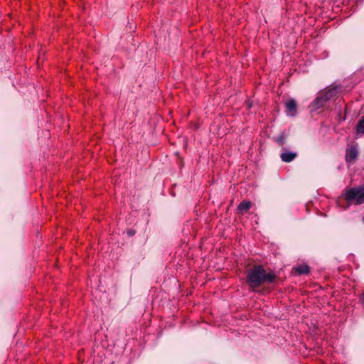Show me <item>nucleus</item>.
<instances>
[{
	"instance_id": "8",
	"label": "nucleus",
	"mask_w": 364,
	"mask_h": 364,
	"mask_svg": "<svg viewBox=\"0 0 364 364\" xmlns=\"http://www.w3.org/2000/svg\"><path fill=\"white\" fill-rule=\"evenodd\" d=\"M294 271L299 275L306 274L309 272V267L306 264H301L295 267Z\"/></svg>"
},
{
	"instance_id": "2",
	"label": "nucleus",
	"mask_w": 364,
	"mask_h": 364,
	"mask_svg": "<svg viewBox=\"0 0 364 364\" xmlns=\"http://www.w3.org/2000/svg\"><path fill=\"white\" fill-rule=\"evenodd\" d=\"M343 198L349 203L361 204L364 203V188L348 189L343 195Z\"/></svg>"
},
{
	"instance_id": "10",
	"label": "nucleus",
	"mask_w": 364,
	"mask_h": 364,
	"mask_svg": "<svg viewBox=\"0 0 364 364\" xmlns=\"http://www.w3.org/2000/svg\"><path fill=\"white\" fill-rule=\"evenodd\" d=\"M356 132L358 134H364V117L358 122L356 127Z\"/></svg>"
},
{
	"instance_id": "6",
	"label": "nucleus",
	"mask_w": 364,
	"mask_h": 364,
	"mask_svg": "<svg viewBox=\"0 0 364 364\" xmlns=\"http://www.w3.org/2000/svg\"><path fill=\"white\" fill-rule=\"evenodd\" d=\"M297 156L296 152L285 151L281 154L280 157L284 162L289 163L292 161Z\"/></svg>"
},
{
	"instance_id": "1",
	"label": "nucleus",
	"mask_w": 364,
	"mask_h": 364,
	"mask_svg": "<svg viewBox=\"0 0 364 364\" xmlns=\"http://www.w3.org/2000/svg\"><path fill=\"white\" fill-rule=\"evenodd\" d=\"M275 275L271 272H266L261 265L255 266L249 269L247 275V283L251 288L259 287L263 283H272Z\"/></svg>"
},
{
	"instance_id": "5",
	"label": "nucleus",
	"mask_w": 364,
	"mask_h": 364,
	"mask_svg": "<svg viewBox=\"0 0 364 364\" xmlns=\"http://www.w3.org/2000/svg\"><path fill=\"white\" fill-rule=\"evenodd\" d=\"M286 112L289 116H294L296 113V102L295 100H289L286 102Z\"/></svg>"
},
{
	"instance_id": "7",
	"label": "nucleus",
	"mask_w": 364,
	"mask_h": 364,
	"mask_svg": "<svg viewBox=\"0 0 364 364\" xmlns=\"http://www.w3.org/2000/svg\"><path fill=\"white\" fill-rule=\"evenodd\" d=\"M337 93V90L334 88L329 89L323 92H321L320 95L323 97L326 102L332 99Z\"/></svg>"
},
{
	"instance_id": "4",
	"label": "nucleus",
	"mask_w": 364,
	"mask_h": 364,
	"mask_svg": "<svg viewBox=\"0 0 364 364\" xmlns=\"http://www.w3.org/2000/svg\"><path fill=\"white\" fill-rule=\"evenodd\" d=\"M358 149L355 146H351L346 149V161L348 163L353 162L358 156Z\"/></svg>"
},
{
	"instance_id": "12",
	"label": "nucleus",
	"mask_w": 364,
	"mask_h": 364,
	"mask_svg": "<svg viewBox=\"0 0 364 364\" xmlns=\"http://www.w3.org/2000/svg\"><path fill=\"white\" fill-rule=\"evenodd\" d=\"M277 141H278L281 145H282V144H283V141H282V140L281 139H277Z\"/></svg>"
},
{
	"instance_id": "9",
	"label": "nucleus",
	"mask_w": 364,
	"mask_h": 364,
	"mask_svg": "<svg viewBox=\"0 0 364 364\" xmlns=\"http://www.w3.org/2000/svg\"><path fill=\"white\" fill-rule=\"evenodd\" d=\"M251 207V203L250 201L244 200L242 201L238 207L237 210L241 213H243L244 212L247 211Z\"/></svg>"
},
{
	"instance_id": "3",
	"label": "nucleus",
	"mask_w": 364,
	"mask_h": 364,
	"mask_svg": "<svg viewBox=\"0 0 364 364\" xmlns=\"http://www.w3.org/2000/svg\"><path fill=\"white\" fill-rule=\"evenodd\" d=\"M327 102L323 99V97L318 95V96L315 99V100L310 105V109L311 112L317 111L321 108L326 107Z\"/></svg>"
},
{
	"instance_id": "11",
	"label": "nucleus",
	"mask_w": 364,
	"mask_h": 364,
	"mask_svg": "<svg viewBox=\"0 0 364 364\" xmlns=\"http://www.w3.org/2000/svg\"><path fill=\"white\" fill-rule=\"evenodd\" d=\"M246 104L248 108H250L252 107V104L249 101H247Z\"/></svg>"
},
{
	"instance_id": "13",
	"label": "nucleus",
	"mask_w": 364,
	"mask_h": 364,
	"mask_svg": "<svg viewBox=\"0 0 364 364\" xmlns=\"http://www.w3.org/2000/svg\"><path fill=\"white\" fill-rule=\"evenodd\" d=\"M362 302H363V304H364V295H363V296Z\"/></svg>"
}]
</instances>
